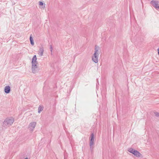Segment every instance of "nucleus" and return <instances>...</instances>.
<instances>
[{"instance_id": "nucleus-1", "label": "nucleus", "mask_w": 159, "mask_h": 159, "mask_svg": "<svg viewBox=\"0 0 159 159\" xmlns=\"http://www.w3.org/2000/svg\"><path fill=\"white\" fill-rule=\"evenodd\" d=\"M14 121V119L12 117L6 118L4 121L2 126L4 127H9L11 125Z\"/></svg>"}, {"instance_id": "nucleus-2", "label": "nucleus", "mask_w": 159, "mask_h": 159, "mask_svg": "<svg viewBox=\"0 0 159 159\" xmlns=\"http://www.w3.org/2000/svg\"><path fill=\"white\" fill-rule=\"evenodd\" d=\"M90 150L92 152L93 150V147L94 145V136L93 133L91 134L90 135Z\"/></svg>"}, {"instance_id": "nucleus-3", "label": "nucleus", "mask_w": 159, "mask_h": 159, "mask_svg": "<svg viewBox=\"0 0 159 159\" xmlns=\"http://www.w3.org/2000/svg\"><path fill=\"white\" fill-rule=\"evenodd\" d=\"M128 151L137 157H140L142 156V154L139 152L131 148H129Z\"/></svg>"}, {"instance_id": "nucleus-4", "label": "nucleus", "mask_w": 159, "mask_h": 159, "mask_svg": "<svg viewBox=\"0 0 159 159\" xmlns=\"http://www.w3.org/2000/svg\"><path fill=\"white\" fill-rule=\"evenodd\" d=\"M150 3L157 10L159 9V2L156 0H152Z\"/></svg>"}, {"instance_id": "nucleus-5", "label": "nucleus", "mask_w": 159, "mask_h": 159, "mask_svg": "<svg viewBox=\"0 0 159 159\" xmlns=\"http://www.w3.org/2000/svg\"><path fill=\"white\" fill-rule=\"evenodd\" d=\"M36 123L35 122H33L30 123L28 126V128L31 131H33L36 126Z\"/></svg>"}, {"instance_id": "nucleus-6", "label": "nucleus", "mask_w": 159, "mask_h": 159, "mask_svg": "<svg viewBox=\"0 0 159 159\" xmlns=\"http://www.w3.org/2000/svg\"><path fill=\"white\" fill-rule=\"evenodd\" d=\"M32 64H33V66H36L35 64H38V62L37 61V57L36 55H34L32 59V61L31 62Z\"/></svg>"}, {"instance_id": "nucleus-7", "label": "nucleus", "mask_w": 159, "mask_h": 159, "mask_svg": "<svg viewBox=\"0 0 159 159\" xmlns=\"http://www.w3.org/2000/svg\"><path fill=\"white\" fill-rule=\"evenodd\" d=\"M100 48L98 46L95 45L94 49V53L93 54L94 55H97L98 56L99 53V50Z\"/></svg>"}, {"instance_id": "nucleus-8", "label": "nucleus", "mask_w": 159, "mask_h": 159, "mask_svg": "<svg viewBox=\"0 0 159 159\" xmlns=\"http://www.w3.org/2000/svg\"><path fill=\"white\" fill-rule=\"evenodd\" d=\"M98 56L93 54V55L92 57V61L95 63H97L98 61Z\"/></svg>"}, {"instance_id": "nucleus-9", "label": "nucleus", "mask_w": 159, "mask_h": 159, "mask_svg": "<svg viewBox=\"0 0 159 159\" xmlns=\"http://www.w3.org/2000/svg\"><path fill=\"white\" fill-rule=\"evenodd\" d=\"M36 66H33V64H32V72L33 73H35L37 72V64H35Z\"/></svg>"}, {"instance_id": "nucleus-10", "label": "nucleus", "mask_w": 159, "mask_h": 159, "mask_svg": "<svg viewBox=\"0 0 159 159\" xmlns=\"http://www.w3.org/2000/svg\"><path fill=\"white\" fill-rule=\"evenodd\" d=\"M11 91V88L9 86H7L5 87L4 92L6 93H9Z\"/></svg>"}, {"instance_id": "nucleus-11", "label": "nucleus", "mask_w": 159, "mask_h": 159, "mask_svg": "<svg viewBox=\"0 0 159 159\" xmlns=\"http://www.w3.org/2000/svg\"><path fill=\"white\" fill-rule=\"evenodd\" d=\"M44 52V49L43 47H41L40 48L39 53L40 54V55L41 56H42L43 55Z\"/></svg>"}, {"instance_id": "nucleus-12", "label": "nucleus", "mask_w": 159, "mask_h": 159, "mask_svg": "<svg viewBox=\"0 0 159 159\" xmlns=\"http://www.w3.org/2000/svg\"><path fill=\"white\" fill-rule=\"evenodd\" d=\"M30 41L31 44L33 46L34 45V43L33 39L32 37V34L30 35Z\"/></svg>"}, {"instance_id": "nucleus-13", "label": "nucleus", "mask_w": 159, "mask_h": 159, "mask_svg": "<svg viewBox=\"0 0 159 159\" xmlns=\"http://www.w3.org/2000/svg\"><path fill=\"white\" fill-rule=\"evenodd\" d=\"M43 109V106H40L38 108V112L40 113Z\"/></svg>"}, {"instance_id": "nucleus-14", "label": "nucleus", "mask_w": 159, "mask_h": 159, "mask_svg": "<svg viewBox=\"0 0 159 159\" xmlns=\"http://www.w3.org/2000/svg\"><path fill=\"white\" fill-rule=\"evenodd\" d=\"M154 114L157 117H159V113L157 112H154Z\"/></svg>"}, {"instance_id": "nucleus-15", "label": "nucleus", "mask_w": 159, "mask_h": 159, "mask_svg": "<svg viewBox=\"0 0 159 159\" xmlns=\"http://www.w3.org/2000/svg\"><path fill=\"white\" fill-rule=\"evenodd\" d=\"M50 49L51 52V53H52V45H50Z\"/></svg>"}, {"instance_id": "nucleus-16", "label": "nucleus", "mask_w": 159, "mask_h": 159, "mask_svg": "<svg viewBox=\"0 0 159 159\" xmlns=\"http://www.w3.org/2000/svg\"><path fill=\"white\" fill-rule=\"evenodd\" d=\"M39 4L41 6H43V3L42 2H39Z\"/></svg>"}, {"instance_id": "nucleus-17", "label": "nucleus", "mask_w": 159, "mask_h": 159, "mask_svg": "<svg viewBox=\"0 0 159 159\" xmlns=\"http://www.w3.org/2000/svg\"><path fill=\"white\" fill-rule=\"evenodd\" d=\"M158 54L159 55V48L158 49Z\"/></svg>"}, {"instance_id": "nucleus-18", "label": "nucleus", "mask_w": 159, "mask_h": 159, "mask_svg": "<svg viewBox=\"0 0 159 159\" xmlns=\"http://www.w3.org/2000/svg\"><path fill=\"white\" fill-rule=\"evenodd\" d=\"M28 159V157H26L25 158V159Z\"/></svg>"}]
</instances>
